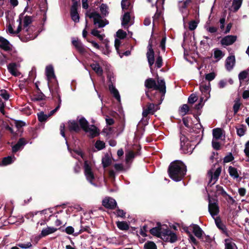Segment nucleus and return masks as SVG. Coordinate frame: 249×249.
<instances>
[{"label": "nucleus", "mask_w": 249, "mask_h": 249, "mask_svg": "<svg viewBox=\"0 0 249 249\" xmlns=\"http://www.w3.org/2000/svg\"><path fill=\"white\" fill-rule=\"evenodd\" d=\"M150 231L152 235L167 242L174 243L177 240L176 233L169 230L165 225H159L151 229Z\"/></svg>", "instance_id": "nucleus-1"}, {"label": "nucleus", "mask_w": 249, "mask_h": 249, "mask_svg": "<svg viewBox=\"0 0 249 249\" xmlns=\"http://www.w3.org/2000/svg\"><path fill=\"white\" fill-rule=\"evenodd\" d=\"M186 172V167L180 160L172 162L168 168V173L171 178L175 181H179L182 179Z\"/></svg>", "instance_id": "nucleus-2"}, {"label": "nucleus", "mask_w": 249, "mask_h": 249, "mask_svg": "<svg viewBox=\"0 0 249 249\" xmlns=\"http://www.w3.org/2000/svg\"><path fill=\"white\" fill-rule=\"evenodd\" d=\"M32 22V18L30 16H25L23 19V28H21L22 33L20 35V39L26 42L35 39L37 34L35 33V27L30 26Z\"/></svg>", "instance_id": "nucleus-3"}, {"label": "nucleus", "mask_w": 249, "mask_h": 249, "mask_svg": "<svg viewBox=\"0 0 249 249\" xmlns=\"http://www.w3.org/2000/svg\"><path fill=\"white\" fill-rule=\"evenodd\" d=\"M158 84L155 80L152 78L147 79L145 82V86L147 88L153 89L155 90H159L160 92L163 94L166 92L165 82L163 79L157 80Z\"/></svg>", "instance_id": "nucleus-4"}, {"label": "nucleus", "mask_w": 249, "mask_h": 249, "mask_svg": "<svg viewBox=\"0 0 249 249\" xmlns=\"http://www.w3.org/2000/svg\"><path fill=\"white\" fill-rule=\"evenodd\" d=\"M84 171L87 180L92 185L97 186V185L93 182L95 176L93 171V165L88 160L84 161Z\"/></svg>", "instance_id": "nucleus-5"}, {"label": "nucleus", "mask_w": 249, "mask_h": 249, "mask_svg": "<svg viewBox=\"0 0 249 249\" xmlns=\"http://www.w3.org/2000/svg\"><path fill=\"white\" fill-rule=\"evenodd\" d=\"M79 122L81 127L91 137H96L98 135L99 131L97 127L93 125H89L88 121L84 117H80Z\"/></svg>", "instance_id": "nucleus-6"}, {"label": "nucleus", "mask_w": 249, "mask_h": 249, "mask_svg": "<svg viewBox=\"0 0 249 249\" xmlns=\"http://www.w3.org/2000/svg\"><path fill=\"white\" fill-rule=\"evenodd\" d=\"M90 18H92L94 25L98 28H103L108 24V21L97 12H92L88 15Z\"/></svg>", "instance_id": "nucleus-7"}, {"label": "nucleus", "mask_w": 249, "mask_h": 249, "mask_svg": "<svg viewBox=\"0 0 249 249\" xmlns=\"http://www.w3.org/2000/svg\"><path fill=\"white\" fill-rule=\"evenodd\" d=\"M221 172V167H218L216 169L212 168L211 170L209 171L208 173V178H209L208 185L211 186L212 185H214L215 183V182L218 180Z\"/></svg>", "instance_id": "nucleus-8"}, {"label": "nucleus", "mask_w": 249, "mask_h": 249, "mask_svg": "<svg viewBox=\"0 0 249 249\" xmlns=\"http://www.w3.org/2000/svg\"><path fill=\"white\" fill-rule=\"evenodd\" d=\"M194 147L185 136L180 137V149L182 152L186 154H191Z\"/></svg>", "instance_id": "nucleus-9"}, {"label": "nucleus", "mask_w": 249, "mask_h": 249, "mask_svg": "<svg viewBox=\"0 0 249 249\" xmlns=\"http://www.w3.org/2000/svg\"><path fill=\"white\" fill-rule=\"evenodd\" d=\"M208 209L210 214L213 218H214L215 216H216L219 212V207L215 200L212 199L210 196H209Z\"/></svg>", "instance_id": "nucleus-10"}, {"label": "nucleus", "mask_w": 249, "mask_h": 249, "mask_svg": "<svg viewBox=\"0 0 249 249\" xmlns=\"http://www.w3.org/2000/svg\"><path fill=\"white\" fill-rule=\"evenodd\" d=\"M159 109L158 105L154 104H148L146 108H143L142 116L146 117L149 114H154V113Z\"/></svg>", "instance_id": "nucleus-11"}, {"label": "nucleus", "mask_w": 249, "mask_h": 249, "mask_svg": "<svg viewBox=\"0 0 249 249\" xmlns=\"http://www.w3.org/2000/svg\"><path fill=\"white\" fill-rule=\"evenodd\" d=\"M78 3L77 1L73 2V4L71 9V19L75 22H78L79 21V16L77 12Z\"/></svg>", "instance_id": "nucleus-12"}, {"label": "nucleus", "mask_w": 249, "mask_h": 249, "mask_svg": "<svg viewBox=\"0 0 249 249\" xmlns=\"http://www.w3.org/2000/svg\"><path fill=\"white\" fill-rule=\"evenodd\" d=\"M146 56L151 71H152V66L154 63V53L152 48V45L150 43L148 46V51L146 53Z\"/></svg>", "instance_id": "nucleus-13"}, {"label": "nucleus", "mask_w": 249, "mask_h": 249, "mask_svg": "<svg viewBox=\"0 0 249 249\" xmlns=\"http://www.w3.org/2000/svg\"><path fill=\"white\" fill-rule=\"evenodd\" d=\"M45 73L48 80V86L49 87V83L50 81L52 79L55 78L53 68L52 65H50L46 66L45 69Z\"/></svg>", "instance_id": "nucleus-14"}, {"label": "nucleus", "mask_w": 249, "mask_h": 249, "mask_svg": "<svg viewBox=\"0 0 249 249\" xmlns=\"http://www.w3.org/2000/svg\"><path fill=\"white\" fill-rule=\"evenodd\" d=\"M103 205L106 208L114 209L117 205L115 200L111 197H106L102 202Z\"/></svg>", "instance_id": "nucleus-15"}, {"label": "nucleus", "mask_w": 249, "mask_h": 249, "mask_svg": "<svg viewBox=\"0 0 249 249\" xmlns=\"http://www.w3.org/2000/svg\"><path fill=\"white\" fill-rule=\"evenodd\" d=\"M236 39L237 36H227L221 40V43L223 45L229 46L232 44Z\"/></svg>", "instance_id": "nucleus-16"}, {"label": "nucleus", "mask_w": 249, "mask_h": 249, "mask_svg": "<svg viewBox=\"0 0 249 249\" xmlns=\"http://www.w3.org/2000/svg\"><path fill=\"white\" fill-rule=\"evenodd\" d=\"M80 118H78L79 120ZM79 120L76 121L74 120L69 121L68 122V127L70 131L78 132L80 130V127L78 125Z\"/></svg>", "instance_id": "nucleus-17"}, {"label": "nucleus", "mask_w": 249, "mask_h": 249, "mask_svg": "<svg viewBox=\"0 0 249 249\" xmlns=\"http://www.w3.org/2000/svg\"><path fill=\"white\" fill-rule=\"evenodd\" d=\"M235 58L234 55H231L226 59L225 61V67L226 69L230 71L235 65Z\"/></svg>", "instance_id": "nucleus-18"}, {"label": "nucleus", "mask_w": 249, "mask_h": 249, "mask_svg": "<svg viewBox=\"0 0 249 249\" xmlns=\"http://www.w3.org/2000/svg\"><path fill=\"white\" fill-rule=\"evenodd\" d=\"M190 229L193 231L196 236L198 238H201L203 231L199 226L196 224H192L190 226Z\"/></svg>", "instance_id": "nucleus-19"}, {"label": "nucleus", "mask_w": 249, "mask_h": 249, "mask_svg": "<svg viewBox=\"0 0 249 249\" xmlns=\"http://www.w3.org/2000/svg\"><path fill=\"white\" fill-rule=\"evenodd\" d=\"M26 144V142L24 138H20L18 142L12 147L13 152L16 153L20 149L23 148Z\"/></svg>", "instance_id": "nucleus-20"}, {"label": "nucleus", "mask_w": 249, "mask_h": 249, "mask_svg": "<svg viewBox=\"0 0 249 249\" xmlns=\"http://www.w3.org/2000/svg\"><path fill=\"white\" fill-rule=\"evenodd\" d=\"M90 67L98 76H101L103 75V71L99 63L94 62L90 65Z\"/></svg>", "instance_id": "nucleus-21"}, {"label": "nucleus", "mask_w": 249, "mask_h": 249, "mask_svg": "<svg viewBox=\"0 0 249 249\" xmlns=\"http://www.w3.org/2000/svg\"><path fill=\"white\" fill-rule=\"evenodd\" d=\"M17 68L18 65L14 63H10L7 66V68L9 72H10V73H11L13 75L16 76L19 75L20 74V73L18 71Z\"/></svg>", "instance_id": "nucleus-22"}, {"label": "nucleus", "mask_w": 249, "mask_h": 249, "mask_svg": "<svg viewBox=\"0 0 249 249\" xmlns=\"http://www.w3.org/2000/svg\"><path fill=\"white\" fill-rule=\"evenodd\" d=\"M191 2V0H185L184 1H179L178 3V7L180 11L182 14H185L187 15V10L186 9L188 5Z\"/></svg>", "instance_id": "nucleus-23"}, {"label": "nucleus", "mask_w": 249, "mask_h": 249, "mask_svg": "<svg viewBox=\"0 0 249 249\" xmlns=\"http://www.w3.org/2000/svg\"><path fill=\"white\" fill-rule=\"evenodd\" d=\"M18 22H19V25L18 28L16 31H14L12 26L11 25H9L8 26L7 30L9 34L15 35L18 34L20 31H21V22L22 19L20 17L19 18V19L17 20Z\"/></svg>", "instance_id": "nucleus-24"}, {"label": "nucleus", "mask_w": 249, "mask_h": 249, "mask_svg": "<svg viewBox=\"0 0 249 249\" xmlns=\"http://www.w3.org/2000/svg\"><path fill=\"white\" fill-rule=\"evenodd\" d=\"M200 91L205 94L207 99L210 97V84L209 83L207 85H202L199 87Z\"/></svg>", "instance_id": "nucleus-25"}, {"label": "nucleus", "mask_w": 249, "mask_h": 249, "mask_svg": "<svg viewBox=\"0 0 249 249\" xmlns=\"http://www.w3.org/2000/svg\"><path fill=\"white\" fill-rule=\"evenodd\" d=\"M0 47L5 51H8L11 49V45L7 40L0 36Z\"/></svg>", "instance_id": "nucleus-26"}, {"label": "nucleus", "mask_w": 249, "mask_h": 249, "mask_svg": "<svg viewBox=\"0 0 249 249\" xmlns=\"http://www.w3.org/2000/svg\"><path fill=\"white\" fill-rule=\"evenodd\" d=\"M57 230V228L51 227H47V228L43 229L41 232V236H46L49 234L54 233Z\"/></svg>", "instance_id": "nucleus-27"}, {"label": "nucleus", "mask_w": 249, "mask_h": 249, "mask_svg": "<svg viewBox=\"0 0 249 249\" xmlns=\"http://www.w3.org/2000/svg\"><path fill=\"white\" fill-rule=\"evenodd\" d=\"M16 160V158L14 156H8L3 158L2 161L0 162V166H6L13 163Z\"/></svg>", "instance_id": "nucleus-28"}, {"label": "nucleus", "mask_w": 249, "mask_h": 249, "mask_svg": "<svg viewBox=\"0 0 249 249\" xmlns=\"http://www.w3.org/2000/svg\"><path fill=\"white\" fill-rule=\"evenodd\" d=\"M72 43L80 53H83L85 52L83 45L78 39L73 38L72 40Z\"/></svg>", "instance_id": "nucleus-29"}, {"label": "nucleus", "mask_w": 249, "mask_h": 249, "mask_svg": "<svg viewBox=\"0 0 249 249\" xmlns=\"http://www.w3.org/2000/svg\"><path fill=\"white\" fill-rule=\"evenodd\" d=\"M130 21V15L129 12H125L122 18V25L124 28Z\"/></svg>", "instance_id": "nucleus-30"}, {"label": "nucleus", "mask_w": 249, "mask_h": 249, "mask_svg": "<svg viewBox=\"0 0 249 249\" xmlns=\"http://www.w3.org/2000/svg\"><path fill=\"white\" fill-rule=\"evenodd\" d=\"M225 249H237L234 242L231 239L225 240Z\"/></svg>", "instance_id": "nucleus-31"}, {"label": "nucleus", "mask_w": 249, "mask_h": 249, "mask_svg": "<svg viewBox=\"0 0 249 249\" xmlns=\"http://www.w3.org/2000/svg\"><path fill=\"white\" fill-rule=\"evenodd\" d=\"M109 89L110 92L113 95L114 97L118 101H120L121 98L118 90L112 84L109 86Z\"/></svg>", "instance_id": "nucleus-32"}, {"label": "nucleus", "mask_w": 249, "mask_h": 249, "mask_svg": "<svg viewBox=\"0 0 249 249\" xmlns=\"http://www.w3.org/2000/svg\"><path fill=\"white\" fill-rule=\"evenodd\" d=\"M222 131L220 128H215L213 130V139L218 140L222 137Z\"/></svg>", "instance_id": "nucleus-33"}, {"label": "nucleus", "mask_w": 249, "mask_h": 249, "mask_svg": "<svg viewBox=\"0 0 249 249\" xmlns=\"http://www.w3.org/2000/svg\"><path fill=\"white\" fill-rule=\"evenodd\" d=\"M228 171L230 175L233 178H237L239 177V174L236 168L230 166Z\"/></svg>", "instance_id": "nucleus-34"}, {"label": "nucleus", "mask_w": 249, "mask_h": 249, "mask_svg": "<svg viewBox=\"0 0 249 249\" xmlns=\"http://www.w3.org/2000/svg\"><path fill=\"white\" fill-rule=\"evenodd\" d=\"M243 0H233L232 7L234 12H236L241 7Z\"/></svg>", "instance_id": "nucleus-35"}, {"label": "nucleus", "mask_w": 249, "mask_h": 249, "mask_svg": "<svg viewBox=\"0 0 249 249\" xmlns=\"http://www.w3.org/2000/svg\"><path fill=\"white\" fill-rule=\"evenodd\" d=\"M213 55L217 60H219L224 56V53L220 50L216 49L214 50Z\"/></svg>", "instance_id": "nucleus-36"}, {"label": "nucleus", "mask_w": 249, "mask_h": 249, "mask_svg": "<svg viewBox=\"0 0 249 249\" xmlns=\"http://www.w3.org/2000/svg\"><path fill=\"white\" fill-rule=\"evenodd\" d=\"M216 226L222 231L225 230V226L222 224L220 218L219 217H216L213 218Z\"/></svg>", "instance_id": "nucleus-37"}, {"label": "nucleus", "mask_w": 249, "mask_h": 249, "mask_svg": "<svg viewBox=\"0 0 249 249\" xmlns=\"http://www.w3.org/2000/svg\"><path fill=\"white\" fill-rule=\"evenodd\" d=\"M144 249H157L156 244L152 241H147L144 245Z\"/></svg>", "instance_id": "nucleus-38"}, {"label": "nucleus", "mask_w": 249, "mask_h": 249, "mask_svg": "<svg viewBox=\"0 0 249 249\" xmlns=\"http://www.w3.org/2000/svg\"><path fill=\"white\" fill-rule=\"evenodd\" d=\"M118 228L121 230H127L129 228V226L126 222L118 221L117 222Z\"/></svg>", "instance_id": "nucleus-39"}, {"label": "nucleus", "mask_w": 249, "mask_h": 249, "mask_svg": "<svg viewBox=\"0 0 249 249\" xmlns=\"http://www.w3.org/2000/svg\"><path fill=\"white\" fill-rule=\"evenodd\" d=\"M91 34L93 36H96L100 40H103L105 37V35L104 34H100V32L97 29H93L91 32Z\"/></svg>", "instance_id": "nucleus-40"}, {"label": "nucleus", "mask_w": 249, "mask_h": 249, "mask_svg": "<svg viewBox=\"0 0 249 249\" xmlns=\"http://www.w3.org/2000/svg\"><path fill=\"white\" fill-rule=\"evenodd\" d=\"M189 107L187 104H184L180 108H179V113L182 116H184L186 115L188 112L189 111Z\"/></svg>", "instance_id": "nucleus-41"}, {"label": "nucleus", "mask_w": 249, "mask_h": 249, "mask_svg": "<svg viewBox=\"0 0 249 249\" xmlns=\"http://www.w3.org/2000/svg\"><path fill=\"white\" fill-rule=\"evenodd\" d=\"M135 155L133 152L129 151L127 152L125 154V161L126 163L130 162L132 159L134 158Z\"/></svg>", "instance_id": "nucleus-42"}, {"label": "nucleus", "mask_w": 249, "mask_h": 249, "mask_svg": "<svg viewBox=\"0 0 249 249\" xmlns=\"http://www.w3.org/2000/svg\"><path fill=\"white\" fill-rule=\"evenodd\" d=\"M100 10L103 16H106L108 12V8L106 4H102L100 6Z\"/></svg>", "instance_id": "nucleus-43"}, {"label": "nucleus", "mask_w": 249, "mask_h": 249, "mask_svg": "<svg viewBox=\"0 0 249 249\" xmlns=\"http://www.w3.org/2000/svg\"><path fill=\"white\" fill-rule=\"evenodd\" d=\"M71 155L75 158H78V156H80L82 158H84L83 154L81 150H74L72 152H71Z\"/></svg>", "instance_id": "nucleus-44"}, {"label": "nucleus", "mask_w": 249, "mask_h": 249, "mask_svg": "<svg viewBox=\"0 0 249 249\" xmlns=\"http://www.w3.org/2000/svg\"><path fill=\"white\" fill-rule=\"evenodd\" d=\"M38 119L39 122H43L47 120L49 116L44 114L43 112H41L37 114Z\"/></svg>", "instance_id": "nucleus-45"}, {"label": "nucleus", "mask_w": 249, "mask_h": 249, "mask_svg": "<svg viewBox=\"0 0 249 249\" xmlns=\"http://www.w3.org/2000/svg\"><path fill=\"white\" fill-rule=\"evenodd\" d=\"M121 5L123 10L129 9L130 7V2L129 0H122Z\"/></svg>", "instance_id": "nucleus-46"}, {"label": "nucleus", "mask_w": 249, "mask_h": 249, "mask_svg": "<svg viewBox=\"0 0 249 249\" xmlns=\"http://www.w3.org/2000/svg\"><path fill=\"white\" fill-rule=\"evenodd\" d=\"M241 104L239 100H237L235 101L233 107V109L234 114L237 113V112L238 111L241 106Z\"/></svg>", "instance_id": "nucleus-47"}, {"label": "nucleus", "mask_w": 249, "mask_h": 249, "mask_svg": "<svg viewBox=\"0 0 249 249\" xmlns=\"http://www.w3.org/2000/svg\"><path fill=\"white\" fill-rule=\"evenodd\" d=\"M205 28L208 32H209L211 33H214L217 30V29L215 27L209 26L208 25V23H207L206 24V25H205Z\"/></svg>", "instance_id": "nucleus-48"}, {"label": "nucleus", "mask_w": 249, "mask_h": 249, "mask_svg": "<svg viewBox=\"0 0 249 249\" xmlns=\"http://www.w3.org/2000/svg\"><path fill=\"white\" fill-rule=\"evenodd\" d=\"M105 143L104 142L97 141L95 144V147L98 150H101L105 147Z\"/></svg>", "instance_id": "nucleus-49"}, {"label": "nucleus", "mask_w": 249, "mask_h": 249, "mask_svg": "<svg viewBox=\"0 0 249 249\" xmlns=\"http://www.w3.org/2000/svg\"><path fill=\"white\" fill-rule=\"evenodd\" d=\"M116 36L118 37L121 39H124L126 36V32L123 30L120 29L116 33Z\"/></svg>", "instance_id": "nucleus-50"}, {"label": "nucleus", "mask_w": 249, "mask_h": 249, "mask_svg": "<svg viewBox=\"0 0 249 249\" xmlns=\"http://www.w3.org/2000/svg\"><path fill=\"white\" fill-rule=\"evenodd\" d=\"M17 245L21 249H28L32 247L31 243L29 242L26 243H19Z\"/></svg>", "instance_id": "nucleus-51"}, {"label": "nucleus", "mask_w": 249, "mask_h": 249, "mask_svg": "<svg viewBox=\"0 0 249 249\" xmlns=\"http://www.w3.org/2000/svg\"><path fill=\"white\" fill-rule=\"evenodd\" d=\"M197 24L198 23L195 20L190 21L189 23V29L191 31L195 30L197 26Z\"/></svg>", "instance_id": "nucleus-52"}, {"label": "nucleus", "mask_w": 249, "mask_h": 249, "mask_svg": "<svg viewBox=\"0 0 249 249\" xmlns=\"http://www.w3.org/2000/svg\"><path fill=\"white\" fill-rule=\"evenodd\" d=\"M197 100V97L196 94H192L188 98V103H194Z\"/></svg>", "instance_id": "nucleus-53"}, {"label": "nucleus", "mask_w": 249, "mask_h": 249, "mask_svg": "<svg viewBox=\"0 0 249 249\" xmlns=\"http://www.w3.org/2000/svg\"><path fill=\"white\" fill-rule=\"evenodd\" d=\"M156 66L157 68H160L162 65V59L160 56H159L156 61Z\"/></svg>", "instance_id": "nucleus-54"}, {"label": "nucleus", "mask_w": 249, "mask_h": 249, "mask_svg": "<svg viewBox=\"0 0 249 249\" xmlns=\"http://www.w3.org/2000/svg\"><path fill=\"white\" fill-rule=\"evenodd\" d=\"M236 132H237V135L239 136H240V137L243 136V135H244L245 133V128H244L243 127L236 128Z\"/></svg>", "instance_id": "nucleus-55"}, {"label": "nucleus", "mask_w": 249, "mask_h": 249, "mask_svg": "<svg viewBox=\"0 0 249 249\" xmlns=\"http://www.w3.org/2000/svg\"><path fill=\"white\" fill-rule=\"evenodd\" d=\"M44 99V95L42 94L35 95L32 98L33 101H38L42 100Z\"/></svg>", "instance_id": "nucleus-56"}, {"label": "nucleus", "mask_w": 249, "mask_h": 249, "mask_svg": "<svg viewBox=\"0 0 249 249\" xmlns=\"http://www.w3.org/2000/svg\"><path fill=\"white\" fill-rule=\"evenodd\" d=\"M215 77V74L214 72H211L207 74L205 76V79L208 81H211Z\"/></svg>", "instance_id": "nucleus-57"}, {"label": "nucleus", "mask_w": 249, "mask_h": 249, "mask_svg": "<svg viewBox=\"0 0 249 249\" xmlns=\"http://www.w3.org/2000/svg\"><path fill=\"white\" fill-rule=\"evenodd\" d=\"M110 163V160L108 157H105L102 159V164L104 167H107Z\"/></svg>", "instance_id": "nucleus-58"}, {"label": "nucleus", "mask_w": 249, "mask_h": 249, "mask_svg": "<svg viewBox=\"0 0 249 249\" xmlns=\"http://www.w3.org/2000/svg\"><path fill=\"white\" fill-rule=\"evenodd\" d=\"M0 96L5 100H7L9 98V94L5 90H1Z\"/></svg>", "instance_id": "nucleus-59"}, {"label": "nucleus", "mask_w": 249, "mask_h": 249, "mask_svg": "<svg viewBox=\"0 0 249 249\" xmlns=\"http://www.w3.org/2000/svg\"><path fill=\"white\" fill-rule=\"evenodd\" d=\"M217 140L213 139L212 145L215 149H218L220 148V143L217 141Z\"/></svg>", "instance_id": "nucleus-60"}, {"label": "nucleus", "mask_w": 249, "mask_h": 249, "mask_svg": "<svg viewBox=\"0 0 249 249\" xmlns=\"http://www.w3.org/2000/svg\"><path fill=\"white\" fill-rule=\"evenodd\" d=\"M234 158L231 154H230L229 155L226 156L224 159V162H229L233 160Z\"/></svg>", "instance_id": "nucleus-61"}, {"label": "nucleus", "mask_w": 249, "mask_h": 249, "mask_svg": "<svg viewBox=\"0 0 249 249\" xmlns=\"http://www.w3.org/2000/svg\"><path fill=\"white\" fill-rule=\"evenodd\" d=\"M248 73L245 71L241 72L238 75L239 79L241 80H244L247 78Z\"/></svg>", "instance_id": "nucleus-62"}, {"label": "nucleus", "mask_w": 249, "mask_h": 249, "mask_svg": "<svg viewBox=\"0 0 249 249\" xmlns=\"http://www.w3.org/2000/svg\"><path fill=\"white\" fill-rule=\"evenodd\" d=\"M245 155L249 157V141H248L245 144V147L244 149Z\"/></svg>", "instance_id": "nucleus-63"}, {"label": "nucleus", "mask_w": 249, "mask_h": 249, "mask_svg": "<svg viewBox=\"0 0 249 249\" xmlns=\"http://www.w3.org/2000/svg\"><path fill=\"white\" fill-rule=\"evenodd\" d=\"M226 85H227V82L226 80H220L218 84V88L220 89H223V88H225Z\"/></svg>", "instance_id": "nucleus-64"}]
</instances>
